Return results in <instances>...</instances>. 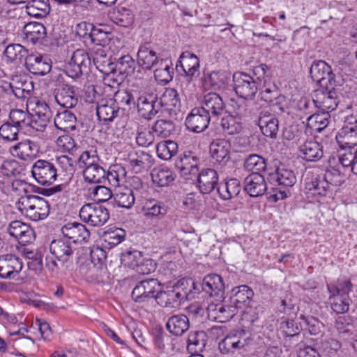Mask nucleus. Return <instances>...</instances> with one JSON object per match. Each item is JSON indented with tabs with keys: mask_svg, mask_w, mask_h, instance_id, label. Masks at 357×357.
Here are the masks:
<instances>
[{
	"mask_svg": "<svg viewBox=\"0 0 357 357\" xmlns=\"http://www.w3.org/2000/svg\"><path fill=\"white\" fill-rule=\"evenodd\" d=\"M6 231L22 245L32 243L36 238L34 230L29 225L20 220L10 222L6 228Z\"/></svg>",
	"mask_w": 357,
	"mask_h": 357,
	"instance_id": "17",
	"label": "nucleus"
},
{
	"mask_svg": "<svg viewBox=\"0 0 357 357\" xmlns=\"http://www.w3.org/2000/svg\"><path fill=\"white\" fill-rule=\"evenodd\" d=\"M258 125L262 134L275 139L279 130V121L268 111H261L258 119Z\"/></svg>",
	"mask_w": 357,
	"mask_h": 357,
	"instance_id": "30",
	"label": "nucleus"
},
{
	"mask_svg": "<svg viewBox=\"0 0 357 357\" xmlns=\"http://www.w3.org/2000/svg\"><path fill=\"white\" fill-rule=\"evenodd\" d=\"M152 181L160 187L168 186L175 179V174L167 167H155L151 174Z\"/></svg>",
	"mask_w": 357,
	"mask_h": 357,
	"instance_id": "44",
	"label": "nucleus"
},
{
	"mask_svg": "<svg viewBox=\"0 0 357 357\" xmlns=\"http://www.w3.org/2000/svg\"><path fill=\"white\" fill-rule=\"evenodd\" d=\"M329 300L331 309L336 314H344L349 310L351 301L349 296H332L330 294Z\"/></svg>",
	"mask_w": 357,
	"mask_h": 357,
	"instance_id": "64",
	"label": "nucleus"
},
{
	"mask_svg": "<svg viewBox=\"0 0 357 357\" xmlns=\"http://www.w3.org/2000/svg\"><path fill=\"white\" fill-rule=\"evenodd\" d=\"M166 327L172 334L176 336L182 335L189 329V319L182 314L172 315L169 318Z\"/></svg>",
	"mask_w": 357,
	"mask_h": 357,
	"instance_id": "41",
	"label": "nucleus"
},
{
	"mask_svg": "<svg viewBox=\"0 0 357 357\" xmlns=\"http://www.w3.org/2000/svg\"><path fill=\"white\" fill-rule=\"evenodd\" d=\"M247 345V338L241 333L229 334L218 345L220 352L223 354H235L240 351Z\"/></svg>",
	"mask_w": 357,
	"mask_h": 357,
	"instance_id": "26",
	"label": "nucleus"
},
{
	"mask_svg": "<svg viewBox=\"0 0 357 357\" xmlns=\"http://www.w3.org/2000/svg\"><path fill=\"white\" fill-rule=\"evenodd\" d=\"M17 208L26 218L32 221L45 219L50 214L49 203L43 197L37 195H25L16 203Z\"/></svg>",
	"mask_w": 357,
	"mask_h": 357,
	"instance_id": "2",
	"label": "nucleus"
},
{
	"mask_svg": "<svg viewBox=\"0 0 357 357\" xmlns=\"http://www.w3.org/2000/svg\"><path fill=\"white\" fill-rule=\"evenodd\" d=\"M135 61L129 54L123 55L114 63V77L121 76L119 82L134 73Z\"/></svg>",
	"mask_w": 357,
	"mask_h": 357,
	"instance_id": "38",
	"label": "nucleus"
},
{
	"mask_svg": "<svg viewBox=\"0 0 357 357\" xmlns=\"http://www.w3.org/2000/svg\"><path fill=\"white\" fill-rule=\"evenodd\" d=\"M338 85H326L314 91L313 103L321 112L330 114L335 110L339 103L336 87Z\"/></svg>",
	"mask_w": 357,
	"mask_h": 357,
	"instance_id": "5",
	"label": "nucleus"
},
{
	"mask_svg": "<svg viewBox=\"0 0 357 357\" xmlns=\"http://www.w3.org/2000/svg\"><path fill=\"white\" fill-rule=\"evenodd\" d=\"M142 211L146 220L153 222L164 218L167 213V207L162 202L150 199L143 204Z\"/></svg>",
	"mask_w": 357,
	"mask_h": 357,
	"instance_id": "27",
	"label": "nucleus"
},
{
	"mask_svg": "<svg viewBox=\"0 0 357 357\" xmlns=\"http://www.w3.org/2000/svg\"><path fill=\"white\" fill-rule=\"evenodd\" d=\"M179 67L183 72V79L188 83L195 81L200 75L199 59L189 51L184 52L180 55L176 66L177 70Z\"/></svg>",
	"mask_w": 357,
	"mask_h": 357,
	"instance_id": "9",
	"label": "nucleus"
},
{
	"mask_svg": "<svg viewBox=\"0 0 357 357\" xmlns=\"http://www.w3.org/2000/svg\"><path fill=\"white\" fill-rule=\"evenodd\" d=\"M259 87L260 98L266 102L273 105H281L285 101V97L280 93L277 86L273 84L270 79H267L265 75L264 82Z\"/></svg>",
	"mask_w": 357,
	"mask_h": 357,
	"instance_id": "28",
	"label": "nucleus"
},
{
	"mask_svg": "<svg viewBox=\"0 0 357 357\" xmlns=\"http://www.w3.org/2000/svg\"><path fill=\"white\" fill-rule=\"evenodd\" d=\"M186 281L181 280L175 284L165 290L160 289L159 294L156 297L157 303L166 308H177L182 301L187 297L188 293L182 286Z\"/></svg>",
	"mask_w": 357,
	"mask_h": 357,
	"instance_id": "4",
	"label": "nucleus"
},
{
	"mask_svg": "<svg viewBox=\"0 0 357 357\" xmlns=\"http://www.w3.org/2000/svg\"><path fill=\"white\" fill-rule=\"evenodd\" d=\"M112 21L119 26L128 27L134 21L132 11L125 7H118L112 16Z\"/></svg>",
	"mask_w": 357,
	"mask_h": 357,
	"instance_id": "59",
	"label": "nucleus"
},
{
	"mask_svg": "<svg viewBox=\"0 0 357 357\" xmlns=\"http://www.w3.org/2000/svg\"><path fill=\"white\" fill-rule=\"evenodd\" d=\"M54 123L57 129L68 132L76 129L77 121L75 114L66 109L56 115Z\"/></svg>",
	"mask_w": 357,
	"mask_h": 357,
	"instance_id": "40",
	"label": "nucleus"
},
{
	"mask_svg": "<svg viewBox=\"0 0 357 357\" xmlns=\"http://www.w3.org/2000/svg\"><path fill=\"white\" fill-rule=\"evenodd\" d=\"M160 106H165L169 109L179 108L181 106V100L178 91L173 88L165 89L163 94L158 102Z\"/></svg>",
	"mask_w": 357,
	"mask_h": 357,
	"instance_id": "58",
	"label": "nucleus"
},
{
	"mask_svg": "<svg viewBox=\"0 0 357 357\" xmlns=\"http://www.w3.org/2000/svg\"><path fill=\"white\" fill-rule=\"evenodd\" d=\"M29 118H31V113L27 109H12L9 114L10 123L20 130H27Z\"/></svg>",
	"mask_w": 357,
	"mask_h": 357,
	"instance_id": "61",
	"label": "nucleus"
},
{
	"mask_svg": "<svg viewBox=\"0 0 357 357\" xmlns=\"http://www.w3.org/2000/svg\"><path fill=\"white\" fill-rule=\"evenodd\" d=\"M310 75L312 80L320 85L321 87L326 85H341L342 79L335 75L331 66L324 61H314L310 68Z\"/></svg>",
	"mask_w": 357,
	"mask_h": 357,
	"instance_id": "7",
	"label": "nucleus"
},
{
	"mask_svg": "<svg viewBox=\"0 0 357 357\" xmlns=\"http://www.w3.org/2000/svg\"><path fill=\"white\" fill-rule=\"evenodd\" d=\"M207 343V335L204 331H192L188 335L187 349L191 352H201Z\"/></svg>",
	"mask_w": 357,
	"mask_h": 357,
	"instance_id": "50",
	"label": "nucleus"
},
{
	"mask_svg": "<svg viewBox=\"0 0 357 357\" xmlns=\"http://www.w3.org/2000/svg\"><path fill=\"white\" fill-rule=\"evenodd\" d=\"M136 199L132 195V191L128 190V188H119L114 195L115 204L121 208H131Z\"/></svg>",
	"mask_w": 357,
	"mask_h": 357,
	"instance_id": "60",
	"label": "nucleus"
},
{
	"mask_svg": "<svg viewBox=\"0 0 357 357\" xmlns=\"http://www.w3.org/2000/svg\"><path fill=\"white\" fill-rule=\"evenodd\" d=\"M135 105L139 114L146 119H152L160 109L158 97L153 93L144 94L138 97Z\"/></svg>",
	"mask_w": 357,
	"mask_h": 357,
	"instance_id": "21",
	"label": "nucleus"
},
{
	"mask_svg": "<svg viewBox=\"0 0 357 357\" xmlns=\"http://www.w3.org/2000/svg\"><path fill=\"white\" fill-rule=\"evenodd\" d=\"M22 255L30 261L27 263L29 268L36 272L43 270V254L38 249L22 248Z\"/></svg>",
	"mask_w": 357,
	"mask_h": 357,
	"instance_id": "53",
	"label": "nucleus"
},
{
	"mask_svg": "<svg viewBox=\"0 0 357 357\" xmlns=\"http://www.w3.org/2000/svg\"><path fill=\"white\" fill-rule=\"evenodd\" d=\"M79 217L91 226L100 227L107 222L109 213L107 208L101 205L87 204L81 208Z\"/></svg>",
	"mask_w": 357,
	"mask_h": 357,
	"instance_id": "8",
	"label": "nucleus"
},
{
	"mask_svg": "<svg viewBox=\"0 0 357 357\" xmlns=\"http://www.w3.org/2000/svg\"><path fill=\"white\" fill-rule=\"evenodd\" d=\"M301 156L306 161L315 162L323 157L322 146L315 141L305 142L299 146Z\"/></svg>",
	"mask_w": 357,
	"mask_h": 357,
	"instance_id": "39",
	"label": "nucleus"
},
{
	"mask_svg": "<svg viewBox=\"0 0 357 357\" xmlns=\"http://www.w3.org/2000/svg\"><path fill=\"white\" fill-rule=\"evenodd\" d=\"M199 158L192 151H185L176 161V167L183 174H196L198 171Z\"/></svg>",
	"mask_w": 357,
	"mask_h": 357,
	"instance_id": "32",
	"label": "nucleus"
},
{
	"mask_svg": "<svg viewBox=\"0 0 357 357\" xmlns=\"http://www.w3.org/2000/svg\"><path fill=\"white\" fill-rule=\"evenodd\" d=\"M3 92L13 100L12 96L19 100L29 99L33 91V83L25 75H15L10 83L1 86Z\"/></svg>",
	"mask_w": 357,
	"mask_h": 357,
	"instance_id": "3",
	"label": "nucleus"
},
{
	"mask_svg": "<svg viewBox=\"0 0 357 357\" xmlns=\"http://www.w3.org/2000/svg\"><path fill=\"white\" fill-rule=\"evenodd\" d=\"M160 289V284L157 279L150 278L140 281L132 291V298L136 303H145L154 298L156 301Z\"/></svg>",
	"mask_w": 357,
	"mask_h": 357,
	"instance_id": "10",
	"label": "nucleus"
},
{
	"mask_svg": "<svg viewBox=\"0 0 357 357\" xmlns=\"http://www.w3.org/2000/svg\"><path fill=\"white\" fill-rule=\"evenodd\" d=\"M23 32L26 39L33 45L42 43L47 35L45 26L36 22L27 23L24 26Z\"/></svg>",
	"mask_w": 357,
	"mask_h": 357,
	"instance_id": "37",
	"label": "nucleus"
},
{
	"mask_svg": "<svg viewBox=\"0 0 357 357\" xmlns=\"http://www.w3.org/2000/svg\"><path fill=\"white\" fill-rule=\"evenodd\" d=\"M85 276L90 282L104 284L109 280V273L106 265L91 264L85 273Z\"/></svg>",
	"mask_w": 357,
	"mask_h": 357,
	"instance_id": "45",
	"label": "nucleus"
},
{
	"mask_svg": "<svg viewBox=\"0 0 357 357\" xmlns=\"http://www.w3.org/2000/svg\"><path fill=\"white\" fill-rule=\"evenodd\" d=\"M63 238L77 247L78 244L88 242L90 232L86 226L77 222H68L61 227Z\"/></svg>",
	"mask_w": 357,
	"mask_h": 357,
	"instance_id": "14",
	"label": "nucleus"
},
{
	"mask_svg": "<svg viewBox=\"0 0 357 357\" xmlns=\"http://www.w3.org/2000/svg\"><path fill=\"white\" fill-rule=\"evenodd\" d=\"M218 174L213 169H203L198 175L197 187L202 194L211 193L218 184Z\"/></svg>",
	"mask_w": 357,
	"mask_h": 357,
	"instance_id": "31",
	"label": "nucleus"
},
{
	"mask_svg": "<svg viewBox=\"0 0 357 357\" xmlns=\"http://www.w3.org/2000/svg\"><path fill=\"white\" fill-rule=\"evenodd\" d=\"M24 63L26 70L35 75L43 76L50 73L52 68L50 59L37 52L28 54Z\"/></svg>",
	"mask_w": 357,
	"mask_h": 357,
	"instance_id": "19",
	"label": "nucleus"
},
{
	"mask_svg": "<svg viewBox=\"0 0 357 357\" xmlns=\"http://www.w3.org/2000/svg\"><path fill=\"white\" fill-rule=\"evenodd\" d=\"M220 126L223 132L227 135L238 134L243 129L241 120L231 114L222 118Z\"/></svg>",
	"mask_w": 357,
	"mask_h": 357,
	"instance_id": "56",
	"label": "nucleus"
},
{
	"mask_svg": "<svg viewBox=\"0 0 357 357\" xmlns=\"http://www.w3.org/2000/svg\"><path fill=\"white\" fill-rule=\"evenodd\" d=\"M54 96L57 104L64 108H73L78 103L77 88L67 83H58Z\"/></svg>",
	"mask_w": 357,
	"mask_h": 357,
	"instance_id": "13",
	"label": "nucleus"
},
{
	"mask_svg": "<svg viewBox=\"0 0 357 357\" xmlns=\"http://www.w3.org/2000/svg\"><path fill=\"white\" fill-rule=\"evenodd\" d=\"M119 110L112 99H102L96 105L98 119L105 124L113 121L118 116Z\"/></svg>",
	"mask_w": 357,
	"mask_h": 357,
	"instance_id": "33",
	"label": "nucleus"
},
{
	"mask_svg": "<svg viewBox=\"0 0 357 357\" xmlns=\"http://www.w3.org/2000/svg\"><path fill=\"white\" fill-rule=\"evenodd\" d=\"M178 151V145L172 140L162 141L156 146L158 156L165 160L171 159Z\"/></svg>",
	"mask_w": 357,
	"mask_h": 357,
	"instance_id": "62",
	"label": "nucleus"
},
{
	"mask_svg": "<svg viewBox=\"0 0 357 357\" xmlns=\"http://www.w3.org/2000/svg\"><path fill=\"white\" fill-rule=\"evenodd\" d=\"M31 173L36 181L43 185L52 184L57 177L54 165L45 160H38L32 166Z\"/></svg>",
	"mask_w": 357,
	"mask_h": 357,
	"instance_id": "12",
	"label": "nucleus"
},
{
	"mask_svg": "<svg viewBox=\"0 0 357 357\" xmlns=\"http://www.w3.org/2000/svg\"><path fill=\"white\" fill-rule=\"evenodd\" d=\"M335 162L336 158L335 157L330 158L329 168L323 176L329 185L340 186L344 183L345 175L347 172H344L339 165H335Z\"/></svg>",
	"mask_w": 357,
	"mask_h": 357,
	"instance_id": "43",
	"label": "nucleus"
},
{
	"mask_svg": "<svg viewBox=\"0 0 357 357\" xmlns=\"http://www.w3.org/2000/svg\"><path fill=\"white\" fill-rule=\"evenodd\" d=\"M244 167L252 173H260L266 170V162L264 158L257 154L250 155L244 162Z\"/></svg>",
	"mask_w": 357,
	"mask_h": 357,
	"instance_id": "63",
	"label": "nucleus"
},
{
	"mask_svg": "<svg viewBox=\"0 0 357 357\" xmlns=\"http://www.w3.org/2000/svg\"><path fill=\"white\" fill-rule=\"evenodd\" d=\"M90 66L91 58L88 53L83 49H77L70 58L66 72L69 77L77 78L88 73Z\"/></svg>",
	"mask_w": 357,
	"mask_h": 357,
	"instance_id": "11",
	"label": "nucleus"
},
{
	"mask_svg": "<svg viewBox=\"0 0 357 357\" xmlns=\"http://www.w3.org/2000/svg\"><path fill=\"white\" fill-rule=\"evenodd\" d=\"M268 181L273 185L292 187L296 182L294 172L284 166L278 167L275 172L268 174Z\"/></svg>",
	"mask_w": 357,
	"mask_h": 357,
	"instance_id": "29",
	"label": "nucleus"
},
{
	"mask_svg": "<svg viewBox=\"0 0 357 357\" xmlns=\"http://www.w3.org/2000/svg\"><path fill=\"white\" fill-rule=\"evenodd\" d=\"M211 119H218L226 112V105L222 98L216 93H208L204 96L200 107Z\"/></svg>",
	"mask_w": 357,
	"mask_h": 357,
	"instance_id": "20",
	"label": "nucleus"
},
{
	"mask_svg": "<svg viewBox=\"0 0 357 357\" xmlns=\"http://www.w3.org/2000/svg\"><path fill=\"white\" fill-rule=\"evenodd\" d=\"M357 158V150L347 148H341L337 153V162L344 172H350V169Z\"/></svg>",
	"mask_w": 357,
	"mask_h": 357,
	"instance_id": "54",
	"label": "nucleus"
},
{
	"mask_svg": "<svg viewBox=\"0 0 357 357\" xmlns=\"http://www.w3.org/2000/svg\"><path fill=\"white\" fill-rule=\"evenodd\" d=\"M113 101L115 102V105L123 110L130 109L132 107L135 106L136 102L132 93L125 89L118 90L115 92Z\"/></svg>",
	"mask_w": 357,
	"mask_h": 357,
	"instance_id": "55",
	"label": "nucleus"
},
{
	"mask_svg": "<svg viewBox=\"0 0 357 357\" xmlns=\"http://www.w3.org/2000/svg\"><path fill=\"white\" fill-rule=\"evenodd\" d=\"M93 61L96 68L105 75L104 77L105 84L110 86V82L119 84L118 78L114 77V63L111 61L110 56L105 54L104 50L98 49L94 52Z\"/></svg>",
	"mask_w": 357,
	"mask_h": 357,
	"instance_id": "16",
	"label": "nucleus"
},
{
	"mask_svg": "<svg viewBox=\"0 0 357 357\" xmlns=\"http://www.w3.org/2000/svg\"><path fill=\"white\" fill-rule=\"evenodd\" d=\"M77 247L64 238L52 241L50 245L51 254L62 266L66 267L68 264L73 263V259L77 255Z\"/></svg>",
	"mask_w": 357,
	"mask_h": 357,
	"instance_id": "6",
	"label": "nucleus"
},
{
	"mask_svg": "<svg viewBox=\"0 0 357 357\" xmlns=\"http://www.w3.org/2000/svg\"><path fill=\"white\" fill-rule=\"evenodd\" d=\"M84 181L89 183H105L106 171L100 165L83 169Z\"/></svg>",
	"mask_w": 357,
	"mask_h": 357,
	"instance_id": "52",
	"label": "nucleus"
},
{
	"mask_svg": "<svg viewBox=\"0 0 357 357\" xmlns=\"http://www.w3.org/2000/svg\"><path fill=\"white\" fill-rule=\"evenodd\" d=\"M23 268V263L15 255L7 254L0 256V278L2 279L16 278Z\"/></svg>",
	"mask_w": 357,
	"mask_h": 357,
	"instance_id": "18",
	"label": "nucleus"
},
{
	"mask_svg": "<svg viewBox=\"0 0 357 357\" xmlns=\"http://www.w3.org/2000/svg\"><path fill=\"white\" fill-rule=\"evenodd\" d=\"M3 54L6 63H21L25 61L28 50L20 44L10 43L6 46Z\"/></svg>",
	"mask_w": 357,
	"mask_h": 357,
	"instance_id": "42",
	"label": "nucleus"
},
{
	"mask_svg": "<svg viewBox=\"0 0 357 357\" xmlns=\"http://www.w3.org/2000/svg\"><path fill=\"white\" fill-rule=\"evenodd\" d=\"M137 56L138 66L146 70L152 69L160 62L157 52L150 43L140 45Z\"/></svg>",
	"mask_w": 357,
	"mask_h": 357,
	"instance_id": "22",
	"label": "nucleus"
},
{
	"mask_svg": "<svg viewBox=\"0 0 357 357\" xmlns=\"http://www.w3.org/2000/svg\"><path fill=\"white\" fill-rule=\"evenodd\" d=\"M208 316L221 323L229 321L236 314L235 307L222 303H211L207 307Z\"/></svg>",
	"mask_w": 357,
	"mask_h": 357,
	"instance_id": "35",
	"label": "nucleus"
},
{
	"mask_svg": "<svg viewBox=\"0 0 357 357\" xmlns=\"http://www.w3.org/2000/svg\"><path fill=\"white\" fill-rule=\"evenodd\" d=\"M329 188V183L322 175H317L305 183V189L312 196L324 197Z\"/></svg>",
	"mask_w": 357,
	"mask_h": 357,
	"instance_id": "47",
	"label": "nucleus"
},
{
	"mask_svg": "<svg viewBox=\"0 0 357 357\" xmlns=\"http://www.w3.org/2000/svg\"><path fill=\"white\" fill-rule=\"evenodd\" d=\"M241 190V183L237 178H231L224 183H220L217 188L220 197L224 200H229L237 196Z\"/></svg>",
	"mask_w": 357,
	"mask_h": 357,
	"instance_id": "46",
	"label": "nucleus"
},
{
	"mask_svg": "<svg viewBox=\"0 0 357 357\" xmlns=\"http://www.w3.org/2000/svg\"><path fill=\"white\" fill-rule=\"evenodd\" d=\"M151 163V155L144 151L136 152L135 155H129V164L136 173L148 168Z\"/></svg>",
	"mask_w": 357,
	"mask_h": 357,
	"instance_id": "57",
	"label": "nucleus"
},
{
	"mask_svg": "<svg viewBox=\"0 0 357 357\" xmlns=\"http://www.w3.org/2000/svg\"><path fill=\"white\" fill-rule=\"evenodd\" d=\"M253 295V291L247 285L236 287L231 290L230 305L235 307V311L236 312L237 309L248 305Z\"/></svg>",
	"mask_w": 357,
	"mask_h": 357,
	"instance_id": "34",
	"label": "nucleus"
},
{
	"mask_svg": "<svg viewBox=\"0 0 357 357\" xmlns=\"http://www.w3.org/2000/svg\"><path fill=\"white\" fill-rule=\"evenodd\" d=\"M202 291L210 296H222L225 284L220 275L210 274L205 276L202 282Z\"/></svg>",
	"mask_w": 357,
	"mask_h": 357,
	"instance_id": "36",
	"label": "nucleus"
},
{
	"mask_svg": "<svg viewBox=\"0 0 357 357\" xmlns=\"http://www.w3.org/2000/svg\"><path fill=\"white\" fill-rule=\"evenodd\" d=\"M26 3V12L31 17L43 18L50 13V5L44 0H28Z\"/></svg>",
	"mask_w": 357,
	"mask_h": 357,
	"instance_id": "49",
	"label": "nucleus"
},
{
	"mask_svg": "<svg viewBox=\"0 0 357 357\" xmlns=\"http://www.w3.org/2000/svg\"><path fill=\"white\" fill-rule=\"evenodd\" d=\"M267 69L266 64H260L249 73H235L233 80L236 93L243 100L253 99L264 82Z\"/></svg>",
	"mask_w": 357,
	"mask_h": 357,
	"instance_id": "1",
	"label": "nucleus"
},
{
	"mask_svg": "<svg viewBox=\"0 0 357 357\" xmlns=\"http://www.w3.org/2000/svg\"><path fill=\"white\" fill-rule=\"evenodd\" d=\"M244 190L253 197H259L265 193L267 185L264 176L260 173H252L244 179Z\"/></svg>",
	"mask_w": 357,
	"mask_h": 357,
	"instance_id": "25",
	"label": "nucleus"
},
{
	"mask_svg": "<svg viewBox=\"0 0 357 357\" xmlns=\"http://www.w3.org/2000/svg\"><path fill=\"white\" fill-rule=\"evenodd\" d=\"M210 153L215 163L223 166L230 160L231 144L225 139H216L210 144Z\"/></svg>",
	"mask_w": 357,
	"mask_h": 357,
	"instance_id": "23",
	"label": "nucleus"
},
{
	"mask_svg": "<svg viewBox=\"0 0 357 357\" xmlns=\"http://www.w3.org/2000/svg\"><path fill=\"white\" fill-rule=\"evenodd\" d=\"M211 119L200 107H195L186 116L185 125L189 131L200 133L208 128Z\"/></svg>",
	"mask_w": 357,
	"mask_h": 357,
	"instance_id": "15",
	"label": "nucleus"
},
{
	"mask_svg": "<svg viewBox=\"0 0 357 357\" xmlns=\"http://www.w3.org/2000/svg\"><path fill=\"white\" fill-rule=\"evenodd\" d=\"M38 151L37 143L30 139L23 140L10 148V152L13 156L25 161L36 158Z\"/></svg>",
	"mask_w": 357,
	"mask_h": 357,
	"instance_id": "24",
	"label": "nucleus"
},
{
	"mask_svg": "<svg viewBox=\"0 0 357 357\" xmlns=\"http://www.w3.org/2000/svg\"><path fill=\"white\" fill-rule=\"evenodd\" d=\"M342 128L337 136V143L340 148L356 149L357 146V128Z\"/></svg>",
	"mask_w": 357,
	"mask_h": 357,
	"instance_id": "51",
	"label": "nucleus"
},
{
	"mask_svg": "<svg viewBox=\"0 0 357 357\" xmlns=\"http://www.w3.org/2000/svg\"><path fill=\"white\" fill-rule=\"evenodd\" d=\"M330 121L331 114L329 113L315 112L307 118V126L313 131L321 132L328 126Z\"/></svg>",
	"mask_w": 357,
	"mask_h": 357,
	"instance_id": "48",
	"label": "nucleus"
}]
</instances>
